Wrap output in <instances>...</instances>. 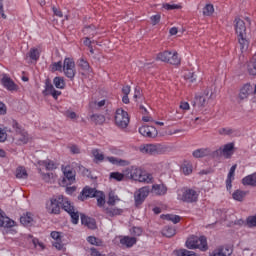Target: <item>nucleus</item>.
I'll return each mask as SVG.
<instances>
[{
    "instance_id": "nucleus-33",
    "label": "nucleus",
    "mask_w": 256,
    "mask_h": 256,
    "mask_svg": "<svg viewBox=\"0 0 256 256\" xmlns=\"http://www.w3.org/2000/svg\"><path fill=\"white\" fill-rule=\"evenodd\" d=\"M45 89L43 90V95L45 97H47V95H51L53 90L55 89V87L53 86V84L51 83L50 79H46L45 80Z\"/></svg>"
},
{
    "instance_id": "nucleus-36",
    "label": "nucleus",
    "mask_w": 256,
    "mask_h": 256,
    "mask_svg": "<svg viewBox=\"0 0 256 256\" xmlns=\"http://www.w3.org/2000/svg\"><path fill=\"white\" fill-rule=\"evenodd\" d=\"M152 191H154L156 195H165V193H167V187H165V185L155 184L152 186Z\"/></svg>"
},
{
    "instance_id": "nucleus-44",
    "label": "nucleus",
    "mask_w": 256,
    "mask_h": 256,
    "mask_svg": "<svg viewBox=\"0 0 256 256\" xmlns=\"http://www.w3.org/2000/svg\"><path fill=\"white\" fill-rule=\"evenodd\" d=\"M53 83L56 89H65V80L61 77H55Z\"/></svg>"
},
{
    "instance_id": "nucleus-60",
    "label": "nucleus",
    "mask_w": 256,
    "mask_h": 256,
    "mask_svg": "<svg viewBox=\"0 0 256 256\" xmlns=\"http://www.w3.org/2000/svg\"><path fill=\"white\" fill-rule=\"evenodd\" d=\"M69 150L73 155H79V153H81V149L77 145L69 146Z\"/></svg>"
},
{
    "instance_id": "nucleus-7",
    "label": "nucleus",
    "mask_w": 256,
    "mask_h": 256,
    "mask_svg": "<svg viewBox=\"0 0 256 256\" xmlns=\"http://www.w3.org/2000/svg\"><path fill=\"white\" fill-rule=\"evenodd\" d=\"M213 97V92L209 90V88L204 89L202 92L195 96V100L193 102V107L197 105V107H205L209 100Z\"/></svg>"
},
{
    "instance_id": "nucleus-1",
    "label": "nucleus",
    "mask_w": 256,
    "mask_h": 256,
    "mask_svg": "<svg viewBox=\"0 0 256 256\" xmlns=\"http://www.w3.org/2000/svg\"><path fill=\"white\" fill-rule=\"evenodd\" d=\"M235 31L236 35H238V43L240 45L241 53H245L249 49V41L247 40V27L245 26V22L240 18L235 19Z\"/></svg>"
},
{
    "instance_id": "nucleus-22",
    "label": "nucleus",
    "mask_w": 256,
    "mask_h": 256,
    "mask_svg": "<svg viewBox=\"0 0 256 256\" xmlns=\"http://www.w3.org/2000/svg\"><path fill=\"white\" fill-rule=\"evenodd\" d=\"M235 169H237V164L233 165L229 170V173L226 179L227 191H231V187H233L231 183H233V179H235Z\"/></svg>"
},
{
    "instance_id": "nucleus-20",
    "label": "nucleus",
    "mask_w": 256,
    "mask_h": 256,
    "mask_svg": "<svg viewBox=\"0 0 256 256\" xmlns=\"http://www.w3.org/2000/svg\"><path fill=\"white\" fill-rule=\"evenodd\" d=\"M141 196L144 201L145 199H147V197L149 196V187H142L138 191H136L134 194L135 201H138L140 203Z\"/></svg>"
},
{
    "instance_id": "nucleus-43",
    "label": "nucleus",
    "mask_w": 256,
    "mask_h": 256,
    "mask_svg": "<svg viewBox=\"0 0 256 256\" xmlns=\"http://www.w3.org/2000/svg\"><path fill=\"white\" fill-rule=\"evenodd\" d=\"M16 177L17 179H27L28 174H27V170L24 167H18L16 169Z\"/></svg>"
},
{
    "instance_id": "nucleus-17",
    "label": "nucleus",
    "mask_w": 256,
    "mask_h": 256,
    "mask_svg": "<svg viewBox=\"0 0 256 256\" xmlns=\"http://www.w3.org/2000/svg\"><path fill=\"white\" fill-rule=\"evenodd\" d=\"M15 141L18 145H25L29 142V134L25 130H20L15 135Z\"/></svg>"
},
{
    "instance_id": "nucleus-30",
    "label": "nucleus",
    "mask_w": 256,
    "mask_h": 256,
    "mask_svg": "<svg viewBox=\"0 0 256 256\" xmlns=\"http://www.w3.org/2000/svg\"><path fill=\"white\" fill-rule=\"evenodd\" d=\"M92 155L94 157V163H102V161H105V155L103 152L99 149H93Z\"/></svg>"
},
{
    "instance_id": "nucleus-2",
    "label": "nucleus",
    "mask_w": 256,
    "mask_h": 256,
    "mask_svg": "<svg viewBox=\"0 0 256 256\" xmlns=\"http://www.w3.org/2000/svg\"><path fill=\"white\" fill-rule=\"evenodd\" d=\"M187 249H200V251H207L209 246L207 245V238L205 236H192L186 241Z\"/></svg>"
},
{
    "instance_id": "nucleus-32",
    "label": "nucleus",
    "mask_w": 256,
    "mask_h": 256,
    "mask_svg": "<svg viewBox=\"0 0 256 256\" xmlns=\"http://www.w3.org/2000/svg\"><path fill=\"white\" fill-rule=\"evenodd\" d=\"M243 185H250L256 187V174H251L242 179Z\"/></svg>"
},
{
    "instance_id": "nucleus-12",
    "label": "nucleus",
    "mask_w": 256,
    "mask_h": 256,
    "mask_svg": "<svg viewBox=\"0 0 256 256\" xmlns=\"http://www.w3.org/2000/svg\"><path fill=\"white\" fill-rule=\"evenodd\" d=\"M139 133L143 137H149L150 139L157 137V129L153 126H142L139 128Z\"/></svg>"
},
{
    "instance_id": "nucleus-10",
    "label": "nucleus",
    "mask_w": 256,
    "mask_h": 256,
    "mask_svg": "<svg viewBox=\"0 0 256 256\" xmlns=\"http://www.w3.org/2000/svg\"><path fill=\"white\" fill-rule=\"evenodd\" d=\"M142 173L143 169L137 166H130L124 170L125 177L128 179H133L134 181H139Z\"/></svg>"
},
{
    "instance_id": "nucleus-9",
    "label": "nucleus",
    "mask_w": 256,
    "mask_h": 256,
    "mask_svg": "<svg viewBox=\"0 0 256 256\" xmlns=\"http://www.w3.org/2000/svg\"><path fill=\"white\" fill-rule=\"evenodd\" d=\"M64 74L68 77V79H75V61L71 58H65L62 66Z\"/></svg>"
},
{
    "instance_id": "nucleus-18",
    "label": "nucleus",
    "mask_w": 256,
    "mask_h": 256,
    "mask_svg": "<svg viewBox=\"0 0 256 256\" xmlns=\"http://www.w3.org/2000/svg\"><path fill=\"white\" fill-rule=\"evenodd\" d=\"M120 245H122V247H126L127 249H131L133 245H137V238L130 236H122L120 238Z\"/></svg>"
},
{
    "instance_id": "nucleus-27",
    "label": "nucleus",
    "mask_w": 256,
    "mask_h": 256,
    "mask_svg": "<svg viewBox=\"0 0 256 256\" xmlns=\"http://www.w3.org/2000/svg\"><path fill=\"white\" fill-rule=\"evenodd\" d=\"M234 147L235 146L233 145V143H228V144H225L223 147H220L223 157H226V159H229V157L233 155Z\"/></svg>"
},
{
    "instance_id": "nucleus-8",
    "label": "nucleus",
    "mask_w": 256,
    "mask_h": 256,
    "mask_svg": "<svg viewBox=\"0 0 256 256\" xmlns=\"http://www.w3.org/2000/svg\"><path fill=\"white\" fill-rule=\"evenodd\" d=\"M115 124L120 129H127V127L129 126V114L127 113V111L121 108L116 110Z\"/></svg>"
},
{
    "instance_id": "nucleus-6",
    "label": "nucleus",
    "mask_w": 256,
    "mask_h": 256,
    "mask_svg": "<svg viewBox=\"0 0 256 256\" xmlns=\"http://www.w3.org/2000/svg\"><path fill=\"white\" fill-rule=\"evenodd\" d=\"M61 203H63V195L53 197L46 203L48 213L59 215L61 213Z\"/></svg>"
},
{
    "instance_id": "nucleus-49",
    "label": "nucleus",
    "mask_w": 256,
    "mask_h": 256,
    "mask_svg": "<svg viewBox=\"0 0 256 256\" xmlns=\"http://www.w3.org/2000/svg\"><path fill=\"white\" fill-rule=\"evenodd\" d=\"M95 198L97 199L98 207H103L105 205V194H103V192L99 191V193L97 194V196H95Z\"/></svg>"
},
{
    "instance_id": "nucleus-59",
    "label": "nucleus",
    "mask_w": 256,
    "mask_h": 256,
    "mask_svg": "<svg viewBox=\"0 0 256 256\" xmlns=\"http://www.w3.org/2000/svg\"><path fill=\"white\" fill-rule=\"evenodd\" d=\"M219 135H232L233 129L231 128H220L218 130Z\"/></svg>"
},
{
    "instance_id": "nucleus-58",
    "label": "nucleus",
    "mask_w": 256,
    "mask_h": 256,
    "mask_svg": "<svg viewBox=\"0 0 256 256\" xmlns=\"http://www.w3.org/2000/svg\"><path fill=\"white\" fill-rule=\"evenodd\" d=\"M95 26H86L83 29V33H85V35H95Z\"/></svg>"
},
{
    "instance_id": "nucleus-61",
    "label": "nucleus",
    "mask_w": 256,
    "mask_h": 256,
    "mask_svg": "<svg viewBox=\"0 0 256 256\" xmlns=\"http://www.w3.org/2000/svg\"><path fill=\"white\" fill-rule=\"evenodd\" d=\"M142 233H143V230H142L140 227H133V228L131 229V234H132V235H136V237L141 236Z\"/></svg>"
},
{
    "instance_id": "nucleus-40",
    "label": "nucleus",
    "mask_w": 256,
    "mask_h": 256,
    "mask_svg": "<svg viewBox=\"0 0 256 256\" xmlns=\"http://www.w3.org/2000/svg\"><path fill=\"white\" fill-rule=\"evenodd\" d=\"M247 196V192L242 191V190H236L233 194L232 197L235 201H243L245 197Z\"/></svg>"
},
{
    "instance_id": "nucleus-62",
    "label": "nucleus",
    "mask_w": 256,
    "mask_h": 256,
    "mask_svg": "<svg viewBox=\"0 0 256 256\" xmlns=\"http://www.w3.org/2000/svg\"><path fill=\"white\" fill-rule=\"evenodd\" d=\"M53 247H55V249H58V251H61V249H63V242H61V240H54L52 242Z\"/></svg>"
},
{
    "instance_id": "nucleus-14",
    "label": "nucleus",
    "mask_w": 256,
    "mask_h": 256,
    "mask_svg": "<svg viewBox=\"0 0 256 256\" xmlns=\"http://www.w3.org/2000/svg\"><path fill=\"white\" fill-rule=\"evenodd\" d=\"M63 173V182L66 183V185H73V183H75V172L71 170V167L66 166L63 170Z\"/></svg>"
},
{
    "instance_id": "nucleus-25",
    "label": "nucleus",
    "mask_w": 256,
    "mask_h": 256,
    "mask_svg": "<svg viewBox=\"0 0 256 256\" xmlns=\"http://www.w3.org/2000/svg\"><path fill=\"white\" fill-rule=\"evenodd\" d=\"M20 223L24 225V227H31V225H33V214L31 212H27L21 216Z\"/></svg>"
},
{
    "instance_id": "nucleus-35",
    "label": "nucleus",
    "mask_w": 256,
    "mask_h": 256,
    "mask_svg": "<svg viewBox=\"0 0 256 256\" xmlns=\"http://www.w3.org/2000/svg\"><path fill=\"white\" fill-rule=\"evenodd\" d=\"M162 219H165L166 221H171L174 223V225H177L179 221H181V216L179 215H174V214H166L161 216Z\"/></svg>"
},
{
    "instance_id": "nucleus-55",
    "label": "nucleus",
    "mask_w": 256,
    "mask_h": 256,
    "mask_svg": "<svg viewBox=\"0 0 256 256\" xmlns=\"http://www.w3.org/2000/svg\"><path fill=\"white\" fill-rule=\"evenodd\" d=\"M223 156V152L221 150V148L215 150V151H211L210 150V154L208 157H212L213 159H217L219 157Z\"/></svg>"
},
{
    "instance_id": "nucleus-19",
    "label": "nucleus",
    "mask_w": 256,
    "mask_h": 256,
    "mask_svg": "<svg viewBox=\"0 0 256 256\" xmlns=\"http://www.w3.org/2000/svg\"><path fill=\"white\" fill-rule=\"evenodd\" d=\"M195 159H203V157H209L211 155V149L209 148H200L196 149L192 153Z\"/></svg>"
},
{
    "instance_id": "nucleus-48",
    "label": "nucleus",
    "mask_w": 256,
    "mask_h": 256,
    "mask_svg": "<svg viewBox=\"0 0 256 256\" xmlns=\"http://www.w3.org/2000/svg\"><path fill=\"white\" fill-rule=\"evenodd\" d=\"M214 11H215V8L213 7V4H207L203 8V15H205L206 17H209V16L213 15Z\"/></svg>"
},
{
    "instance_id": "nucleus-31",
    "label": "nucleus",
    "mask_w": 256,
    "mask_h": 256,
    "mask_svg": "<svg viewBox=\"0 0 256 256\" xmlns=\"http://www.w3.org/2000/svg\"><path fill=\"white\" fill-rule=\"evenodd\" d=\"M171 57V51L166 50L157 54L156 61H162L163 63H168Z\"/></svg>"
},
{
    "instance_id": "nucleus-53",
    "label": "nucleus",
    "mask_w": 256,
    "mask_h": 256,
    "mask_svg": "<svg viewBox=\"0 0 256 256\" xmlns=\"http://www.w3.org/2000/svg\"><path fill=\"white\" fill-rule=\"evenodd\" d=\"M246 225L247 227H256V215L254 216H248L246 219Z\"/></svg>"
},
{
    "instance_id": "nucleus-34",
    "label": "nucleus",
    "mask_w": 256,
    "mask_h": 256,
    "mask_svg": "<svg viewBox=\"0 0 256 256\" xmlns=\"http://www.w3.org/2000/svg\"><path fill=\"white\" fill-rule=\"evenodd\" d=\"M39 165L46 167L47 171H53L54 169H57V163L53 162L52 160L40 161Z\"/></svg>"
},
{
    "instance_id": "nucleus-52",
    "label": "nucleus",
    "mask_w": 256,
    "mask_h": 256,
    "mask_svg": "<svg viewBox=\"0 0 256 256\" xmlns=\"http://www.w3.org/2000/svg\"><path fill=\"white\" fill-rule=\"evenodd\" d=\"M177 256H197V254L193 251H189L187 249H181L176 252Z\"/></svg>"
},
{
    "instance_id": "nucleus-50",
    "label": "nucleus",
    "mask_w": 256,
    "mask_h": 256,
    "mask_svg": "<svg viewBox=\"0 0 256 256\" xmlns=\"http://www.w3.org/2000/svg\"><path fill=\"white\" fill-rule=\"evenodd\" d=\"M184 78L188 83H195L197 81V75L193 72H186Z\"/></svg>"
},
{
    "instance_id": "nucleus-4",
    "label": "nucleus",
    "mask_w": 256,
    "mask_h": 256,
    "mask_svg": "<svg viewBox=\"0 0 256 256\" xmlns=\"http://www.w3.org/2000/svg\"><path fill=\"white\" fill-rule=\"evenodd\" d=\"M178 199L184 203H196L199 193L193 189L183 188L178 191Z\"/></svg>"
},
{
    "instance_id": "nucleus-39",
    "label": "nucleus",
    "mask_w": 256,
    "mask_h": 256,
    "mask_svg": "<svg viewBox=\"0 0 256 256\" xmlns=\"http://www.w3.org/2000/svg\"><path fill=\"white\" fill-rule=\"evenodd\" d=\"M176 233H177V230H175V228H173L171 226H166L162 230V235H164V237H174V235H176Z\"/></svg>"
},
{
    "instance_id": "nucleus-28",
    "label": "nucleus",
    "mask_w": 256,
    "mask_h": 256,
    "mask_svg": "<svg viewBox=\"0 0 256 256\" xmlns=\"http://www.w3.org/2000/svg\"><path fill=\"white\" fill-rule=\"evenodd\" d=\"M139 183H153V174L145 172L142 170V174H140V178H138Z\"/></svg>"
},
{
    "instance_id": "nucleus-63",
    "label": "nucleus",
    "mask_w": 256,
    "mask_h": 256,
    "mask_svg": "<svg viewBox=\"0 0 256 256\" xmlns=\"http://www.w3.org/2000/svg\"><path fill=\"white\" fill-rule=\"evenodd\" d=\"M150 20H151L152 25H157L159 23V21H161V15H159V14L153 15V16H151Z\"/></svg>"
},
{
    "instance_id": "nucleus-37",
    "label": "nucleus",
    "mask_w": 256,
    "mask_h": 256,
    "mask_svg": "<svg viewBox=\"0 0 256 256\" xmlns=\"http://www.w3.org/2000/svg\"><path fill=\"white\" fill-rule=\"evenodd\" d=\"M90 120L92 123H95V125H103L105 122V116L101 114H94L90 117Z\"/></svg>"
},
{
    "instance_id": "nucleus-47",
    "label": "nucleus",
    "mask_w": 256,
    "mask_h": 256,
    "mask_svg": "<svg viewBox=\"0 0 256 256\" xmlns=\"http://www.w3.org/2000/svg\"><path fill=\"white\" fill-rule=\"evenodd\" d=\"M110 179H115V181H123V179H125V170L123 171V173H120V172L110 173Z\"/></svg>"
},
{
    "instance_id": "nucleus-64",
    "label": "nucleus",
    "mask_w": 256,
    "mask_h": 256,
    "mask_svg": "<svg viewBox=\"0 0 256 256\" xmlns=\"http://www.w3.org/2000/svg\"><path fill=\"white\" fill-rule=\"evenodd\" d=\"M7 141V132L0 128V143H5Z\"/></svg>"
},
{
    "instance_id": "nucleus-3",
    "label": "nucleus",
    "mask_w": 256,
    "mask_h": 256,
    "mask_svg": "<svg viewBox=\"0 0 256 256\" xmlns=\"http://www.w3.org/2000/svg\"><path fill=\"white\" fill-rule=\"evenodd\" d=\"M139 151L143 155H161L167 151V148L161 144H142Z\"/></svg>"
},
{
    "instance_id": "nucleus-57",
    "label": "nucleus",
    "mask_w": 256,
    "mask_h": 256,
    "mask_svg": "<svg viewBox=\"0 0 256 256\" xmlns=\"http://www.w3.org/2000/svg\"><path fill=\"white\" fill-rule=\"evenodd\" d=\"M52 71H63V62L58 61L52 63Z\"/></svg>"
},
{
    "instance_id": "nucleus-13",
    "label": "nucleus",
    "mask_w": 256,
    "mask_h": 256,
    "mask_svg": "<svg viewBox=\"0 0 256 256\" xmlns=\"http://www.w3.org/2000/svg\"><path fill=\"white\" fill-rule=\"evenodd\" d=\"M233 255V247L231 246H221L215 249L210 256H231Z\"/></svg>"
},
{
    "instance_id": "nucleus-56",
    "label": "nucleus",
    "mask_w": 256,
    "mask_h": 256,
    "mask_svg": "<svg viewBox=\"0 0 256 256\" xmlns=\"http://www.w3.org/2000/svg\"><path fill=\"white\" fill-rule=\"evenodd\" d=\"M86 251L90 256H103L95 247L87 248Z\"/></svg>"
},
{
    "instance_id": "nucleus-23",
    "label": "nucleus",
    "mask_w": 256,
    "mask_h": 256,
    "mask_svg": "<svg viewBox=\"0 0 256 256\" xmlns=\"http://www.w3.org/2000/svg\"><path fill=\"white\" fill-rule=\"evenodd\" d=\"M81 223L82 225L88 227V229H97V223L95 222V219L87 217L83 214L81 215Z\"/></svg>"
},
{
    "instance_id": "nucleus-26",
    "label": "nucleus",
    "mask_w": 256,
    "mask_h": 256,
    "mask_svg": "<svg viewBox=\"0 0 256 256\" xmlns=\"http://www.w3.org/2000/svg\"><path fill=\"white\" fill-rule=\"evenodd\" d=\"M252 91H253V86H251L250 84H245L240 90L239 98L242 100L247 99V97L251 95Z\"/></svg>"
},
{
    "instance_id": "nucleus-54",
    "label": "nucleus",
    "mask_w": 256,
    "mask_h": 256,
    "mask_svg": "<svg viewBox=\"0 0 256 256\" xmlns=\"http://www.w3.org/2000/svg\"><path fill=\"white\" fill-rule=\"evenodd\" d=\"M163 9H166V11H173V9H181V5L178 4H163Z\"/></svg>"
},
{
    "instance_id": "nucleus-46",
    "label": "nucleus",
    "mask_w": 256,
    "mask_h": 256,
    "mask_svg": "<svg viewBox=\"0 0 256 256\" xmlns=\"http://www.w3.org/2000/svg\"><path fill=\"white\" fill-rule=\"evenodd\" d=\"M182 171L184 175H191L193 173V165L189 162H186L182 165Z\"/></svg>"
},
{
    "instance_id": "nucleus-5",
    "label": "nucleus",
    "mask_w": 256,
    "mask_h": 256,
    "mask_svg": "<svg viewBox=\"0 0 256 256\" xmlns=\"http://www.w3.org/2000/svg\"><path fill=\"white\" fill-rule=\"evenodd\" d=\"M61 207L66 213H68L72 219V223L77 225L79 223V211L75 209V206L69 201L68 198L63 196V202L61 203Z\"/></svg>"
},
{
    "instance_id": "nucleus-15",
    "label": "nucleus",
    "mask_w": 256,
    "mask_h": 256,
    "mask_svg": "<svg viewBox=\"0 0 256 256\" xmlns=\"http://www.w3.org/2000/svg\"><path fill=\"white\" fill-rule=\"evenodd\" d=\"M103 213L108 217H117V215H123V209L109 205L107 207H103Z\"/></svg>"
},
{
    "instance_id": "nucleus-16",
    "label": "nucleus",
    "mask_w": 256,
    "mask_h": 256,
    "mask_svg": "<svg viewBox=\"0 0 256 256\" xmlns=\"http://www.w3.org/2000/svg\"><path fill=\"white\" fill-rule=\"evenodd\" d=\"M0 227H7L11 229V227H15V221L11 220V218L5 215V212L0 209Z\"/></svg>"
},
{
    "instance_id": "nucleus-24",
    "label": "nucleus",
    "mask_w": 256,
    "mask_h": 256,
    "mask_svg": "<svg viewBox=\"0 0 256 256\" xmlns=\"http://www.w3.org/2000/svg\"><path fill=\"white\" fill-rule=\"evenodd\" d=\"M106 161H109L112 165H118L119 167H126V165H129V161L113 156L106 157Z\"/></svg>"
},
{
    "instance_id": "nucleus-42",
    "label": "nucleus",
    "mask_w": 256,
    "mask_h": 256,
    "mask_svg": "<svg viewBox=\"0 0 256 256\" xmlns=\"http://www.w3.org/2000/svg\"><path fill=\"white\" fill-rule=\"evenodd\" d=\"M41 177L45 183H55V174L53 173H41Z\"/></svg>"
},
{
    "instance_id": "nucleus-29",
    "label": "nucleus",
    "mask_w": 256,
    "mask_h": 256,
    "mask_svg": "<svg viewBox=\"0 0 256 256\" xmlns=\"http://www.w3.org/2000/svg\"><path fill=\"white\" fill-rule=\"evenodd\" d=\"M168 63L170 65H181V58H179V54L177 51H170V57H168Z\"/></svg>"
},
{
    "instance_id": "nucleus-11",
    "label": "nucleus",
    "mask_w": 256,
    "mask_h": 256,
    "mask_svg": "<svg viewBox=\"0 0 256 256\" xmlns=\"http://www.w3.org/2000/svg\"><path fill=\"white\" fill-rule=\"evenodd\" d=\"M99 191H97L95 188H91L89 186H86L81 191L80 195L78 196L79 201H85L86 199L97 197Z\"/></svg>"
},
{
    "instance_id": "nucleus-41",
    "label": "nucleus",
    "mask_w": 256,
    "mask_h": 256,
    "mask_svg": "<svg viewBox=\"0 0 256 256\" xmlns=\"http://www.w3.org/2000/svg\"><path fill=\"white\" fill-rule=\"evenodd\" d=\"M87 241H88V243H90V245H95L96 247L103 246V241L101 239H98L95 236H88Z\"/></svg>"
},
{
    "instance_id": "nucleus-51",
    "label": "nucleus",
    "mask_w": 256,
    "mask_h": 256,
    "mask_svg": "<svg viewBox=\"0 0 256 256\" xmlns=\"http://www.w3.org/2000/svg\"><path fill=\"white\" fill-rule=\"evenodd\" d=\"M29 57H30V59H32V61H38V59L40 57L39 49H37V48L30 49Z\"/></svg>"
},
{
    "instance_id": "nucleus-45",
    "label": "nucleus",
    "mask_w": 256,
    "mask_h": 256,
    "mask_svg": "<svg viewBox=\"0 0 256 256\" xmlns=\"http://www.w3.org/2000/svg\"><path fill=\"white\" fill-rule=\"evenodd\" d=\"M117 201H121V199H119V196L115 195L114 192H110L108 195L107 205L115 206V203Z\"/></svg>"
},
{
    "instance_id": "nucleus-38",
    "label": "nucleus",
    "mask_w": 256,
    "mask_h": 256,
    "mask_svg": "<svg viewBox=\"0 0 256 256\" xmlns=\"http://www.w3.org/2000/svg\"><path fill=\"white\" fill-rule=\"evenodd\" d=\"M78 66L84 71V73H91V66H89V62H87V60L83 58L80 59L78 61Z\"/></svg>"
},
{
    "instance_id": "nucleus-21",
    "label": "nucleus",
    "mask_w": 256,
    "mask_h": 256,
    "mask_svg": "<svg viewBox=\"0 0 256 256\" xmlns=\"http://www.w3.org/2000/svg\"><path fill=\"white\" fill-rule=\"evenodd\" d=\"M1 81L3 87H5V89H7L8 91H15V89H17V85H15V82H13V80L7 75H4Z\"/></svg>"
}]
</instances>
